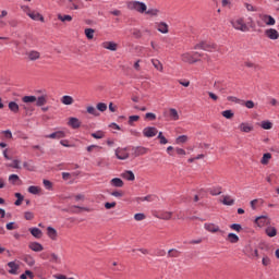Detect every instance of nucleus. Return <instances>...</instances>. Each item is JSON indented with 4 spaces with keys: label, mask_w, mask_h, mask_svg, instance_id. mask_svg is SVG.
<instances>
[{
    "label": "nucleus",
    "mask_w": 279,
    "mask_h": 279,
    "mask_svg": "<svg viewBox=\"0 0 279 279\" xmlns=\"http://www.w3.org/2000/svg\"><path fill=\"white\" fill-rule=\"evenodd\" d=\"M265 36H267V38L270 40H278L279 33L276 31V28H268L265 31Z\"/></svg>",
    "instance_id": "obj_10"
},
{
    "label": "nucleus",
    "mask_w": 279,
    "mask_h": 279,
    "mask_svg": "<svg viewBox=\"0 0 279 279\" xmlns=\"http://www.w3.org/2000/svg\"><path fill=\"white\" fill-rule=\"evenodd\" d=\"M28 230L35 239H43V230L38 228H31Z\"/></svg>",
    "instance_id": "obj_24"
},
{
    "label": "nucleus",
    "mask_w": 279,
    "mask_h": 279,
    "mask_svg": "<svg viewBox=\"0 0 279 279\" xmlns=\"http://www.w3.org/2000/svg\"><path fill=\"white\" fill-rule=\"evenodd\" d=\"M239 128H240L241 132H245L246 134L254 130V126H252L245 122H242Z\"/></svg>",
    "instance_id": "obj_25"
},
{
    "label": "nucleus",
    "mask_w": 279,
    "mask_h": 279,
    "mask_svg": "<svg viewBox=\"0 0 279 279\" xmlns=\"http://www.w3.org/2000/svg\"><path fill=\"white\" fill-rule=\"evenodd\" d=\"M85 36L88 40H93L95 38V29L93 28H86L85 29Z\"/></svg>",
    "instance_id": "obj_37"
},
{
    "label": "nucleus",
    "mask_w": 279,
    "mask_h": 279,
    "mask_svg": "<svg viewBox=\"0 0 279 279\" xmlns=\"http://www.w3.org/2000/svg\"><path fill=\"white\" fill-rule=\"evenodd\" d=\"M255 223L258 228H264V226H269V223H271V219L267 216H259L255 219Z\"/></svg>",
    "instance_id": "obj_8"
},
{
    "label": "nucleus",
    "mask_w": 279,
    "mask_h": 279,
    "mask_svg": "<svg viewBox=\"0 0 279 279\" xmlns=\"http://www.w3.org/2000/svg\"><path fill=\"white\" fill-rule=\"evenodd\" d=\"M27 16H29V19H32L33 21H40L41 23H45V17L36 11L28 12Z\"/></svg>",
    "instance_id": "obj_17"
},
{
    "label": "nucleus",
    "mask_w": 279,
    "mask_h": 279,
    "mask_svg": "<svg viewBox=\"0 0 279 279\" xmlns=\"http://www.w3.org/2000/svg\"><path fill=\"white\" fill-rule=\"evenodd\" d=\"M194 49H202L203 51H217V44L207 40L199 41L194 46Z\"/></svg>",
    "instance_id": "obj_1"
},
{
    "label": "nucleus",
    "mask_w": 279,
    "mask_h": 279,
    "mask_svg": "<svg viewBox=\"0 0 279 279\" xmlns=\"http://www.w3.org/2000/svg\"><path fill=\"white\" fill-rule=\"evenodd\" d=\"M2 134H4V138H12V131L10 130L2 131Z\"/></svg>",
    "instance_id": "obj_64"
},
{
    "label": "nucleus",
    "mask_w": 279,
    "mask_h": 279,
    "mask_svg": "<svg viewBox=\"0 0 279 279\" xmlns=\"http://www.w3.org/2000/svg\"><path fill=\"white\" fill-rule=\"evenodd\" d=\"M181 61L184 62V64H196L197 60L193 58L192 52H183L181 56Z\"/></svg>",
    "instance_id": "obj_5"
},
{
    "label": "nucleus",
    "mask_w": 279,
    "mask_h": 279,
    "mask_svg": "<svg viewBox=\"0 0 279 279\" xmlns=\"http://www.w3.org/2000/svg\"><path fill=\"white\" fill-rule=\"evenodd\" d=\"M227 241L229 243H239V235H236L235 233H229L227 236Z\"/></svg>",
    "instance_id": "obj_31"
},
{
    "label": "nucleus",
    "mask_w": 279,
    "mask_h": 279,
    "mask_svg": "<svg viewBox=\"0 0 279 279\" xmlns=\"http://www.w3.org/2000/svg\"><path fill=\"white\" fill-rule=\"evenodd\" d=\"M145 119H147L148 121H156V114L148 112L145 114Z\"/></svg>",
    "instance_id": "obj_56"
},
{
    "label": "nucleus",
    "mask_w": 279,
    "mask_h": 279,
    "mask_svg": "<svg viewBox=\"0 0 279 279\" xmlns=\"http://www.w3.org/2000/svg\"><path fill=\"white\" fill-rule=\"evenodd\" d=\"M93 138L99 140V138H105L106 133L104 131H97L95 133H92Z\"/></svg>",
    "instance_id": "obj_42"
},
{
    "label": "nucleus",
    "mask_w": 279,
    "mask_h": 279,
    "mask_svg": "<svg viewBox=\"0 0 279 279\" xmlns=\"http://www.w3.org/2000/svg\"><path fill=\"white\" fill-rule=\"evenodd\" d=\"M87 112L88 114H93L94 117H99V112H97V109H95V107L93 106L87 107Z\"/></svg>",
    "instance_id": "obj_52"
},
{
    "label": "nucleus",
    "mask_w": 279,
    "mask_h": 279,
    "mask_svg": "<svg viewBox=\"0 0 279 279\" xmlns=\"http://www.w3.org/2000/svg\"><path fill=\"white\" fill-rule=\"evenodd\" d=\"M171 217H173V213L171 211H161L159 214V219H163L165 221H169L171 219Z\"/></svg>",
    "instance_id": "obj_26"
},
{
    "label": "nucleus",
    "mask_w": 279,
    "mask_h": 279,
    "mask_svg": "<svg viewBox=\"0 0 279 279\" xmlns=\"http://www.w3.org/2000/svg\"><path fill=\"white\" fill-rule=\"evenodd\" d=\"M116 156L118 160H128V158H130V154H128V150L123 148L116 149Z\"/></svg>",
    "instance_id": "obj_11"
},
{
    "label": "nucleus",
    "mask_w": 279,
    "mask_h": 279,
    "mask_svg": "<svg viewBox=\"0 0 279 279\" xmlns=\"http://www.w3.org/2000/svg\"><path fill=\"white\" fill-rule=\"evenodd\" d=\"M117 206V202H112V203H106L105 204V208L107 210H110V208H114Z\"/></svg>",
    "instance_id": "obj_63"
},
{
    "label": "nucleus",
    "mask_w": 279,
    "mask_h": 279,
    "mask_svg": "<svg viewBox=\"0 0 279 279\" xmlns=\"http://www.w3.org/2000/svg\"><path fill=\"white\" fill-rule=\"evenodd\" d=\"M170 117L173 121H178L180 119V114H178V110L171 108L170 109Z\"/></svg>",
    "instance_id": "obj_46"
},
{
    "label": "nucleus",
    "mask_w": 279,
    "mask_h": 279,
    "mask_svg": "<svg viewBox=\"0 0 279 279\" xmlns=\"http://www.w3.org/2000/svg\"><path fill=\"white\" fill-rule=\"evenodd\" d=\"M101 47L104 49H108L109 51H117V49L119 48V45H117V43L114 41H104L101 44Z\"/></svg>",
    "instance_id": "obj_14"
},
{
    "label": "nucleus",
    "mask_w": 279,
    "mask_h": 279,
    "mask_svg": "<svg viewBox=\"0 0 279 279\" xmlns=\"http://www.w3.org/2000/svg\"><path fill=\"white\" fill-rule=\"evenodd\" d=\"M68 5H69L70 10H80V5L77 3H75V1H73V0H69Z\"/></svg>",
    "instance_id": "obj_51"
},
{
    "label": "nucleus",
    "mask_w": 279,
    "mask_h": 279,
    "mask_svg": "<svg viewBox=\"0 0 279 279\" xmlns=\"http://www.w3.org/2000/svg\"><path fill=\"white\" fill-rule=\"evenodd\" d=\"M157 138H159L160 145H167V143H169V141L167 140V137H165V135H162V132H159Z\"/></svg>",
    "instance_id": "obj_48"
},
{
    "label": "nucleus",
    "mask_w": 279,
    "mask_h": 279,
    "mask_svg": "<svg viewBox=\"0 0 279 279\" xmlns=\"http://www.w3.org/2000/svg\"><path fill=\"white\" fill-rule=\"evenodd\" d=\"M123 184V180H121L120 178H114L111 180V185L116 186L117 189H122Z\"/></svg>",
    "instance_id": "obj_29"
},
{
    "label": "nucleus",
    "mask_w": 279,
    "mask_h": 279,
    "mask_svg": "<svg viewBox=\"0 0 279 279\" xmlns=\"http://www.w3.org/2000/svg\"><path fill=\"white\" fill-rule=\"evenodd\" d=\"M132 10H135V12L140 14H145L147 12V4H145V2L134 1L132 3Z\"/></svg>",
    "instance_id": "obj_4"
},
{
    "label": "nucleus",
    "mask_w": 279,
    "mask_h": 279,
    "mask_svg": "<svg viewBox=\"0 0 279 279\" xmlns=\"http://www.w3.org/2000/svg\"><path fill=\"white\" fill-rule=\"evenodd\" d=\"M24 219H26V221H32V219H34V213L32 211H26L24 214Z\"/></svg>",
    "instance_id": "obj_55"
},
{
    "label": "nucleus",
    "mask_w": 279,
    "mask_h": 279,
    "mask_svg": "<svg viewBox=\"0 0 279 279\" xmlns=\"http://www.w3.org/2000/svg\"><path fill=\"white\" fill-rule=\"evenodd\" d=\"M156 27L160 34H169V25L165 22L156 23Z\"/></svg>",
    "instance_id": "obj_18"
},
{
    "label": "nucleus",
    "mask_w": 279,
    "mask_h": 279,
    "mask_svg": "<svg viewBox=\"0 0 279 279\" xmlns=\"http://www.w3.org/2000/svg\"><path fill=\"white\" fill-rule=\"evenodd\" d=\"M44 186L48 190H51V189H53V183H51V181L45 179Z\"/></svg>",
    "instance_id": "obj_59"
},
{
    "label": "nucleus",
    "mask_w": 279,
    "mask_h": 279,
    "mask_svg": "<svg viewBox=\"0 0 279 279\" xmlns=\"http://www.w3.org/2000/svg\"><path fill=\"white\" fill-rule=\"evenodd\" d=\"M143 134L146 138H153V136L158 134V129L156 126H147L143 130Z\"/></svg>",
    "instance_id": "obj_9"
},
{
    "label": "nucleus",
    "mask_w": 279,
    "mask_h": 279,
    "mask_svg": "<svg viewBox=\"0 0 279 279\" xmlns=\"http://www.w3.org/2000/svg\"><path fill=\"white\" fill-rule=\"evenodd\" d=\"M58 20L61 21L62 23H71V21H73V16L71 15H62V14H58Z\"/></svg>",
    "instance_id": "obj_33"
},
{
    "label": "nucleus",
    "mask_w": 279,
    "mask_h": 279,
    "mask_svg": "<svg viewBox=\"0 0 279 279\" xmlns=\"http://www.w3.org/2000/svg\"><path fill=\"white\" fill-rule=\"evenodd\" d=\"M269 160H271V154L270 153H266V154L263 155L260 163L262 165H269Z\"/></svg>",
    "instance_id": "obj_38"
},
{
    "label": "nucleus",
    "mask_w": 279,
    "mask_h": 279,
    "mask_svg": "<svg viewBox=\"0 0 279 279\" xmlns=\"http://www.w3.org/2000/svg\"><path fill=\"white\" fill-rule=\"evenodd\" d=\"M231 230H235V232H241L243 230V227L239 223H233L230 226Z\"/></svg>",
    "instance_id": "obj_54"
},
{
    "label": "nucleus",
    "mask_w": 279,
    "mask_h": 279,
    "mask_svg": "<svg viewBox=\"0 0 279 279\" xmlns=\"http://www.w3.org/2000/svg\"><path fill=\"white\" fill-rule=\"evenodd\" d=\"M203 57H204V53H201V52H197V51L192 52V58H194V60H196V62H201L202 59H199V58H203Z\"/></svg>",
    "instance_id": "obj_49"
},
{
    "label": "nucleus",
    "mask_w": 279,
    "mask_h": 279,
    "mask_svg": "<svg viewBox=\"0 0 279 279\" xmlns=\"http://www.w3.org/2000/svg\"><path fill=\"white\" fill-rule=\"evenodd\" d=\"M266 234L267 236L274 238L278 234V230L275 227H268L266 228Z\"/></svg>",
    "instance_id": "obj_30"
},
{
    "label": "nucleus",
    "mask_w": 279,
    "mask_h": 279,
    "mask_svg": "<svg viewBox=\"0 0 279 279\" xmlns=\"http://www.w3.org/2000/svg\"><path fill=\"white\" fill-rule=\"evenodd\" d=\"M19 226H16L15 222H9L7 223V230H16Z\"/></svg>",
    "instance_id": "obj_58"
},
{
    "label": "nucleus",
    "mask_w": 279,
    "mask_h": 279,
    "mask_svg": "<svg viewBox=\"0 0 279 279\" xmlns=\"http://www.w3.org/2000/svg\"><path fill=\"white\" fill-rule=\"evenodd\" d=\"M23 104H34L36 102V96H24L22 97Z\"/></svg>",
    "instance_id": "obj_35"
},
{
    "label": "nucleus",
    "mask_w": 279,
    "mask_h": 279,
    "mask_svg": "<svg viewBox=\"0 0 279 279\" xmlns=\"http://www.w3.org/2000/svg\"><path fill=\"white\" fill-rule=\"evenodd\" d=\"M222 117H225V119H233L234 112H232V110H225L222 111Z\"/></svg>",
    "instance_id": "obj_47"
},
{
    "label": "nucleus",
    "mask_w": 279,
    "mask_h": 279,
    "mask_svg": "<svg viewBox=\"0 0 279 279\" xmlns=\"http://www.w3.org/2000/svg\"><path fill=\"white\" fill-rule=\"evenodd\" d=\"M36 94L40 95L36 97V106L37 108H43V106H46L47 101H49V96L43 89L37 90Z\"/></svg>",
    "instance_id": "obj_3"
},
{
    "label": "nucleus",
    "mask_w": 279,
    "mask_h": 279,
    "mask_svg": "<svg viewBox=\"0 0 279 279\" xmlns=\"http://www.w3.org/2000/svg\"><path fill=\"white\" fill-rule=\"evenodd\" d=\"M227 99L228 101H232L233 104H241L243 101L234 96H229Z\"/></svg>",
    "instance_id": "obj_57"
},
{
    "label": "nucleus",
    "mask_w": 279,
    "mask_h": 279,
    "mask_svg": "<svg viewBox=\"0 0 279 279\" xmlns=\"http://www.w3.org/2000/svg\"><path fill=\"white\" fill-rule=\"evenodd\" d=\"M151 64L155 66V69H157V71H160V73H162V71H165V68L162 66V62H160V60L153 59Z\"/></svg>",
    "instance_id": "obj_27"
},
{
    "label": "nucleus",
    "mask_w": 279,
    "mask_h": 279,
    "mask_svg": "<svg viewBox=\"0 0 279 279\" xmlns=\"http://www.w3.org/2000/svg\"><path fill=\"white\" fill-rule=\"evenodd\" d=\"M9 182H11L13 186H21V184H23V181L21 178H19V174H11L9 177Z\"/></svg>",
    "instance_id": "obj_19"
},
{
    "label": "nucleus",
    "mask_w": 279,
    "mask_h": 279,
    "mask_svg": "<svg viewBox=\"0 0 279 279\" xmlns=\"http://www.w3.org/2000/svg\"><path fill=\"white\" fill-rule=\"evenodd\" d=\"M141 117L140 116H131L129 117V125H134V122L140 121Z\"/></svg>",
    "instance_id": "obj_53"
},
{
    "label": "nucleus",
    "mask_w": 279,
    "mask_h": 279,
    "mask_svg": "<svg viewBox=\"0 0 279 279\" xmlns=\"http://www.w3.org/2000/svg\"><path fill=\"white\" fill-rule=\"evenodd\" d=\"M68 125L73 130H78V128H82V122L77 118H70Z\"/></svg>",
    "instance_id": "obj_15"
},
{
    "label": "nucleus",
    "mask_w": 279,
    "mask_h": 279,
    "mask_svg": "<svg viewBox=\"0 0 279 279\" xmlns=\"http://www.w3.org/2000/svg\"><path fill=\"white\" fill-rule=\"evenodd\" d=\"M26 56L31 62H36V60H40V52L38 50H31L26 52Z\"/></svg>",
    "instance_id": "obj_13"
},
{
    "label": "nucleus",
    "mask_w": 279,
    "mask_h": 279,
    "mask_svg": "<svg viewBox=\"0 0 279 279\" xmlns=\"http://www.w3.org/2000/svg\"><path fill=\"white\" fill-rule=\"evenodd\" d=\"M146 14H148V16H158L160 11L158 9H146Z\"/></svg>",
    "instance_id": "obj_43"
},
{
    "label": "nucleus",
    "mask_w": 279,
    "mask_h": 279,
    "mask_svg": "<svg viewBox=\"0 0 279 279\" xmlns=\"http://www.w3.org/2000/svg\"><path fill=\"white\" fill-rule=\"evenodd\" d=\"M242 106H245V108H248V110H252V108H254V102L252 100H242L241 101Z\"/></svg>",
    "instance_id": "obj_50"
},
{
    "label": "nucleus",
    "mask_w": 279,
    "mask_h": 279,
    "mask_svg": "<svg viewBox=\"0 0 279 279\" xmlns=\"http://www.w3.org/2000/svg\"><path fill=\"white\" fill-rule=\"evenodd\" d=\"M29 250H32L33 252H43V250H45V247L43 246V244L38 243V242H31L28 244Z\"/></svg>",
    "instance_id": "obj_21"
},
{
    "label": "nucleus",
    "mask_w": 279,
    "mask_h": 279,
    "mask_svg": "<svg viewBox=\"0 0 279 279\" xmlns=\"http://www.w3.org/2000/svg\"><path fill=\"white\" fill-rule=\"evenodd\" d=\"M262 21L263 23H265V25L271 26V25H276V19H274V16L271 15H263L262 16Z\"/></svg>",
    "instance_id": "obj_20"
},
{
    "label": "nucleus",
    "mask_w": 279,
    "mask_h": 279,
    "mask_svg": "<svg viewBox=\"0 0 279 279\" xmlns=\"http://www.w3.org/2000/svg\"><path fill=\"white\" fill-rule=\"evenodd\" d=\"M96 108L99 112H106L108 110V105H106V102H99Z\"/></svg>",
    "instance_id": "obj_45"
},
{
    "label": "nucleus",
    "mask_w": 279,
    "mask_h": 279,
    "mask_svg": "<svg viewBox=\"0 0 279 279\" xmlns=\"http://www.w3.org/2000/svg\"><path fill=\"white\" fill-rule=\"evenodd\" d=\"M61 102L64 105V106H71L73 104V97L71 96H63L61 98Z\"/></svg>",
    "instance_id": "obj_36"
},
{
    "label": "nucleus",
    "mask_w": 279,
    "mask_h": 279,
    "mask_svg": "<svg viewBox=\"0 0 279 279\" xmlns=\"http://www.w3.org/2000/svg\"><path fill=\"white\" fill-rule=\"evenodd\" d=\"M260 128H263V130H271V128H274V123L270 121H262Z\"/></svg>",
    "instance_id": "obj_41"
},
{
    "label": "nucleus",
    "mask_w": 279,
    "mask_h": 279,
    "mask_svg": "<svg viewBox=\"0 0 279 279\" xmlns=\"http://www.w3.org/2000/svg\"><path fill=\"white\" fill-rule=\"evenodd\" d=\"M181 252L178 251L177 248H171L168 251V256L169 258H178L180 256Z\"/></svg>",
    "instance_id": "obj_34"
},
{
    "label": "nucleus",
    "mask_w": 279,
    "mask_h": 279,
    "mask_svg": "<svg viewBox=\"0 0 279 279\" xmlns=\"http://www.w3.org/2000/svg\"><path fill=\"white\" fill-rule=\"evenodd\" d=\"M47 234L51 241H57L58 240V231L53 227H48L47 228Z\"/></svg>",
    "instance_id": "obj_22"
},
{
    "label": "nucleus",
    "mask_w": 279,
    "mask_h": 279,
    "mask_svg": "<svg viewBox=\"0 0 279 279\" xmlns=\"http://www.w3.org/2000/svg\"><path fill=\"white\" fill-rule=\"evenodd\" d=\"M134 219L135 221H143V219H145V214H135Z\"/></svg>",
    "instance_id": "obj_60"
},
{
    "label": "nucleus",
    "mask_w": 279,
    "mask_h": 279,
    "mask_svg": "<svg viewBox=\"0 0 279 279\" xmlns=\"http://www.w3.org/2000/svg\"><path fill=\"white\" fill-rule=\"evenodd\" d=\"M8 267L10 268L9 274H11L12 276H16L19 274V269L21 268V266L16 264V262H9Z\"/></svg>",
    "instance_id": "obj_12"
},
{
    "label": "nucleus",
    "mask_w": 279,
    "mask_h": 279,
    "mask_svg": "<svg viewBox=\"0 0 279 279\" xmlns=\"http://www.w3.org/2000/svg\"><path fill=\"white\" fill-rule=\"evenodd\" d=\"M222 204H225V206H232L234 204V199L230 196H223Z\"/></svg>",
    "instance_id": "obj_40"
},
{
    "label": "nucleus",
    "mask_w": 279,
    "mask_h": 279,
    "mask_svg": "<svg viewBox=\"0 0 279 279\" xmlns=\"http://www.w3.org/2000/svg\"><path fill=\"white\" fill-rule=\"evenodd\" d=\"M205 230H207V232H211L213 234L220 232L221 234H225L226 232L222 231L221 229H219V226L209 222V223H205L204 225Z\"/></svg>",
    "instance_id": "obj_7"
},
{
    "label": "nucleus",
    "mask_w": 279,
    "mask_h": 279,
    "mask_svg": "<svg viewBox=\"0 0 279 279\" xmlns=\"http://www.w3.org/2000/svg\"><path fill=\"white\" fill-rule=\"evenodd\" d=\"M9 110H11V112H14V114H16L20 110L19 104H16L14 101H10L9 102Z\"/></svg>",
    "instance_id": "obj_32"
},
{
    "label": "nucleus",
    "mask_w": 279,
    "mask_h": 279,
    "mask_svg": "<svg viewBox=\"0 0 279 279\" xmlns=\"http://www.w3.org/2000/svg\"><path fill=\"white\" fill-rule=\"evenodd\" d=\"M232 27H234V29H238L239 32H250V27L247 26V24L245 23V20H243V17H239L234 21L231 22Z\"/></svg>",
    "instance_id": "obj_2"
},
{
    "label": "nucleus",
    "mask_w": 279,
    "mask_h": 279,
    "mask_svg": "<svg viewBox=\"0 0 279 279\" xmlns=\"http://www.w3.org/2000/svg\"><path fill=\"white\" fill-rule=\"evenodd\" d=\"M149 148L143 147V146H137L132 148V156L135 158H138V156H145V154H148Z\"/></svg>",
    "instance_id": "obj_6"
},
{
    "label": "nucleus",
    "mask_w": 279,
    "mask_h": 279,
    "mask_svg": "<svg viewBox=\"0 0 279 279\" xmlns=\"http://www.w3.org/2000/svg\"><path fill=\"white\" fill-rule=\"evenodd\" d=\"M262 263H263L264 267H267L268 265H270L271 259H269L268 256H265V257H263Z\"/></svg>",
    "instance_id": "obj_62"
},
{
    "label": "nucleus",
    "mask_w": 279,
    "mask_h": 279,
    "mask_svg": "<svg viewBox=\"0 0 279 279\" xmlns=\"http://www.w3.org/2000/svg\"><path fill=\"white\" fill-rule=\"evenodd\" d=\"M186 141H189V136H186V135H180V136L177 137V140H175V144H177V145H180V144L186 143Z\"/></svg>",
    "instance_id": "obj_44"
},
{
    "label": "nucleus",
    "mask_w": 279,
    "mask_h": 279,
    "mask_svg": "<svg viewBox=\"0 0 279 279\" xmlns=\"http://www.w3.org/2000/svg\"><path fill=\"white\" fill-rule=\"evenodd\" d=\"M28 193H31L32 195H38L40 193V187L36 185H31L28 187Z\"/></svg>",
    "instance_id": "obj_39"
},
{
    "label": "nucleus",
    "mask_w": 279,
    "mask_h": 279,
    "mask_svg": "<svg viewBox=\"0 0 279 279\" xmlns=\"http://www.w3.org/2000/svg\"><path fill=\"white\" fill-rule=\"evenodd\" d=\"M24 263L28 265L29 267H34L36 265V260L32 257V255H25L23 258Z\"/></svg>",
    "instance_id": "obj_28"
},
{
    "label": "nucleus",
    "mask_w": 279,
    "mask_h": 279,
    "mask_svg": "<svg viewBox=\"0 0 279 279\" xmlns=\"http://www.w3.org/2000/svg\"><path fill=\"white\" fill-rule=\"evenodd\" d=\"M121 178H123V180H128V182H134V180H136V177L134 175V172H132V170H125L124 172H122Z\"/></svg>",
    "instance_id": "obj_16"
},
{
    "label": "nucleus",
    "mask_w": 279,
    "mask_h": 279,
    "mask_svg": "<svg viewBox=\"0 0 279 279\" xmlns=\"http://www.w3.org/2000/svg\"><path fill=\"white\" fill-rule=\"evenodd\" d=\"M111 195L113 197H123L124 193H123V191H113V192H111Z\"/></svg>",
    "instance_id": "obj_61"
},
{
    "label": "nucleus",
    "mask_w": 279,
    "mask_h": 279,
    "mask_svg": "<svg viewBox=\"0 0 279 279\" xmlns=\"http://www.w3.org/2000/svg\"><path fill=\"white\" fill-rule=\"evenodd\" d=\"M64 136H66V134L63 131H57L54 133H51L49 135H46V138H64Z\"/></svg>",
    "instance_id": "obj_23"
}]
</instances>
